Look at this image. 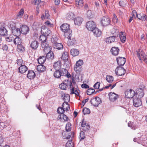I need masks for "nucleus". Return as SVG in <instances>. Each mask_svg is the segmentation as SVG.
Wrapping results in <instances>:
<instances>
[{
	"label": "nucleus",
	"mask_w": 147,
	"mask_h": 147,
	"mask_svg": "<svg viewBox=\"0 0 147 147\" xmlns=\"http://www.w3.org/2000/svg\"><path fill=\"white\" fill-rule=\"evenodd\" d=\"M54 76L56 78H60L61 76H66L67 78L71 77V75L68 72L67 69L64 68L61 69L60 70H56L53 74Z\"/></svg>",
	"instance_id": "f257e3e1"
},
{
	"label": "nucleus",
	"mask_w": 147,
	"mask_h": 147,
	"mask_svg": "<svg viewBox=\"0 0 147 147\" xmlns=\"http://www.w3.org/2000/svg\"><path fill=\"white\" fill-rule=\"evenodd\" d=\"M113 36L106 38L105 41L107 43H111L113 42L115 40V38L119 34V32L116 28H114L111 32Z\"/></svg>",
	"instance_id": "f03ea898"
},
{
	"label": "nucleus",
	"mask_w": 147,
	"mask_h": 147,
	"mask_svg": "<svg viewBox=\"0 0 147 147\" xmlns=\"http://www.w3.org/2000/svg\"><path fill=\"white\" fill-rule=\"evenodd\" d=\"M61 30L64 32L65 37L66 38H70L72 34L70 31L69 25L67 24H63L60 26Z\"/></svg>",
	"instance_id": "7ed1b4c3"
},
{
	"label": "nucleus",
	"mask_w": 147,
	"mask_h": 147,
	"mask_svg": "<svg viewBox=\"0 0 147 147\" xmlns=\"http://www.w3.org/2000/svg\"><path fill=\"white\" fill-rule=\"evenodd\" d=\"M47 36L43 34L41 35L39 38V39L41 41V47L43 50L49 51L50 47L49 45L46 43L47 40Z\"/></svg>",
	"instance_id": "20e7f679"
},
{
	"label": "nucleus",
	"mask_w": 147,
	"mask_h": 147,
	"mask_svg": "<svg viewBox=\"0 0 147 147\" xmlns=\"http://www.w3.org/2000/svg\"><path fill=\"white\" fill-rule=\"evenodd\" d=\"M10 28H11L13 35L15 36H19L21 34L20 29L16 27L15 24L11 22L10 24Z\"/></svg>",
	"instance_id": "39448f33"
},
{
	"label": "nucleus",
	"mask_w": 147,
	"mask_h": 147,
	"mask_svg": "<svg viewBox=\"0 0 147 147\" xmlns=\"http://www.w3.org/2000/svg\"><path fill=\"white\" fill-rule=\"evenodd\" d=\"M86 27L88 30L92 31L96 28V25L94 22L89 21L86 24Z\"/></svg>",
	"instance_id": "423d86ee"
},
{
	"label": "nucleus",
	"mask_w": 147,
	"mask_h": 147,
	"mask_svg": "<svg viewBox=\"0 0 147 147\" xmlns=\"http://www.w3.org/2000/svg\"><path fill=\"white\" fill-rule=\"evenodd\" d=\"M90 102L94 106L97 107L101 103V100L99 97H96L95 98H92Z\"/></svg>",
	"instance_id": "0eeeda50"
},
{
	"label": "nucleus",
	"mask_w": 147,
	"mask_h": 147,
	"mask_svg": "<svg viewBox=\"0 0 147 147\" xmlns=\"http://www.w3.org/2000/svg\"><path fill=\"white\" fill-rule=\"evenodd\" d=\"M125 72V70L121 66L117 67L115 70V74L118 76H122Z\"/></svg>",
	"instance_id": "6e6552de"
},
{
	"label": "nucleus",
	"mask_w": 147,
	"mask_h": 147,
	"mask_svg": "<svg viewBox=\"0 0 147 147\" xmlns=\"http://www.w3.org/2000/svg\"><path fill=\"white\" fill-rule=\"evenodd\" d=\"M137 52V55L140 60H141L143 59L145 60L146 56L145 53L142 50L138 49Z\"/></svg>",
	"instance_id": "1a4fd4ad"
},
{
	"label": "nucleus",
	"mask_w": 147,
	"mask_h": 147,
	"mask_svg": "<svg viewBox=\"0 0 147 147\" xmlns=\"http://www.w3.org/2000/svg\"><path fill=\"white\" fill-rule=\"evenodd\" d=\"M125 96L127 98H131L135 96V92L134 90H128L125 92Z\"/></svg>",
	"instance_id": "9d476101"
},
{
	"label": "nucleus",
	"mask_w": 147,
	"mask_h": 147,
	"mask_svg": "<svg viewBox=\"0 0 147 147\" xmlns=\"http://www.w3.org/2000/svg\"><path fill=\"white\" fill-rule=\"evenodd\" d=\"M110 20L108 16H105L103 17L101 20V22L103 26H106L110 24Z\"/></svg>",
	"instance_id": "9b49d317"
},
{
	"label": "nucleus",
	"mask_w": 147,
	"mask_h": 147,
	"mask_svg": "<svg viewBox=\"0 0 147 147\" xmlns=\"http://www.w3.org/2000/svg\"><path fill=\"white\" fill-rule=\"evenodd\" d=\"M109 98L110 101L114 102L118 98V95L114 92H110L109 94Z\"/></svg>",
	"instance_id": "f8f14e48"
},
{
	"label": "nucleus",
	"mask_w": 147,
	"mask_h": 147,
	"mask_svg": "<svg viewBox=\"0 0 147 147\" xmlns=\"http://www.w3.org/2000/svg\"><path fill=\"white\" fill-rule=\"evenodd\" d=\"M41 32L42 34H44L47 36H48L51 32V31L50 30L46 28L45 26H42Z\"/></svg>",
	"instance_id": "ddd939ff"
},
{
	"label": "nucleus",
	"mask_w": 147,
	"mask_h": 147,
	"mask_svg": "<svg viewBox=\"0 0 147 147\" xmlns=\"http://www.w3.org/2000/svg\"><path fill=\"white\" fill-rule=\"evenodd\" d=\"M118 65L119 66H123L126 62L125 59L122 57H118L116 59Z\"/></svg>",
	"instance_id": "4468645a"
},
{
	"label": "nucleus",
	"mask_w": 147,
	"mask_h": 147,
	"mask_svg": "<svg viewBox=\"0 0 147 147\" xmlns=\"http://www.w3.org/2000/svg\"><path fill=\"white\" fill-rule=\"evenodd\" d=\"M133 105L135 107H138L141 106L142 104L140 99L137 97H134L133 99Z\"/></svg>",
	"instance_id": "2eb2a0df"
},
{
	"label": "nucleus",
	"mask_w": 147,
	"mask_h": 147,
	"mask_svg": "<svg viewBox=\"0 0 147 147\" xmlns=\"http://www.w3.org/2000/svg\"><path fill=\"white\" fill-rule=\"evenodd\" d=\"M13 43L15 45H18V48L19 49L20 47H21L22 45H21L22 41L21 39L18 36H16V37L14 38L13 40Z\"/></svg>",
	"instance_id": "dca6fc26"
},
{
	"label": "nucleus",
	"mask_w": 147,
	"mask_h": 147,
	"mask_svg": "<svg viewBox=\"0 0 147 147\" xmlns=\"http://www.w3.org/2000/svg\"><path fill=\"white\" fill-rule=\"evenodd\" d=\"M45 52H48V53L47 54L46 56V58L47 59L49 60H52L54 59V55L53 52L51 51V48H50L49 51H46L43 50Z\"/></svg>",
	"instance_id": "f3484780"
},
{
	"label": "nucleus",
	"mask_w": 147,
	"mask_h": 147,
	"mask_svg": "<svg viewBox=\"0 0 147 147\" xmlns=\"http://www.w3.org/2000/svg\"><path fill=\"white\" fill-rule=\"evenodd\" d=\"M21 33L23 34H26L28 32L29 29L26 25H22L20 28Z\"/></svg>",
	"instance_id": "a211bd4d"
},
{
	"label": "nucleus",
	"mask_w": 147,
	"mask_h": 147,
	"mask_svg": "<svg viewBox=\"0 0 147 147\" xmlns=\"http://www.w3.org/2000/svg\"><path fill=\"white\" fill-rule=\"evenodd\" d=\"M144 93L142 89L138 88L137 90L136 93H135V97H138V98L140 99L144 96Z\"/></svg>",
	"instance_id": "6ab92c4d"
},
{
	"label": "nucleus",
	"mask_w": 147,
	"mask_h": 147,
	"mask_svg": "<svg viewBox=\"0 0 147 147\" xmlns=\"http://www.w3.org/2000/svg\"><path fill=\"white\" fill-rule=\"evenodd\" d=\"M61 97L62 98V99L65 101L62 105V106L63 107L65 104L66 102H67L69 100L70 96L68 94L63 93L62 94Z\"/></svg>",
	"instance_id": "aec40b11"
},
{
	"label": "nucleus",
	"mask_w": 147,
	"mask_h": 147,
	"mask_svg": "<svg viewBox=\"0 0 147 147\" xmlns=\"http://www.w3.org/2000/svg\"><path fill=\"white\" fill-rule=\"evenodd\" d=\"M119 48L117 47H112L111 50V51L112 54L114 55H117L119 53Z\"/></svg>",
	"instance_id": "412c9836"
},
{
	"label": "nucleus",
	"mask_w": 147,
	"mask_h": 147,
	"mask_svg": "<svg viewBox=\"0 0 147 147\" xmlns=\"http://www.w3.org/2000/svg\"><path fill=\"white\" fill-rule=\"evenodd\" d=\"M92 31L94 35L96 36H99L101 35V31L97 28H95Z\"/></svg>",
	"instance_id": "4be33fe9"
},
{
	"label": "nucleus",
	"mask_w": 147,
	"mask_h": 147,
	"mask_svg": "<svg viewBox=\"0 0 147 147\" xmlns=\"http://www.w3.org/2000/svg\"><path fill=\"white\" fill-rule=\"evenodd\" d=\"M82 18L80 17H78L75 18L74 19V22L76 25H80L83 21Z\"/></svg>",
	"instance_id": "5701e85b"
},
{
	"label": "nucleus",
	"mask_w": 147,
	"mask_h": 147,
	"mask_svg": "<svg viewBox=\"0 0 147 147\" xmlns=\"http://www.w3.org/2000/svg\"><path fill=\"white\" fill-rule=\"evenodd\" d=\"M58 119V120H59L60 121L64 120L65 121H67L68 119L67 116L63 113L60 114L59 115Z\"/></svg>",
	"instance_id": "b1692460"
},
{
	"label": "nucleus",
	"mask_w": 147,
	"mask_h": 147,
	"mask_svg": "<svg viewBox=\"0 0 147 147\" xmlns=\"http://www.w3.org/2000/svg\"><path fill=\"white\" fill-rule=\"evenodd\" d=\"M27 69L28 68L27 67L24 65L20 66L18 68L19 72L22 74L25 72L27 71Z\"/></svg>",
	"instance_id": "393cba45"
},
{
	"label": "nucleus",
	"mask_w": 147,
	"mask_h": 147,
	"mask_svg": "<svg viewBox=\"0 0 147 147\" xmlns=\"http://www.w3.org/2000/svg\"><path fill=\"white\" fill-rule=\"evenodd\" d=\"M37 69L38 72H42L45 71L46 69L45 67L42 65V64H40L38 65L37 67Z\"/></svg>",
	"instance_id": "a878e982"
},
{
	"label": "nucleus",
	"mask_w": 147,
	"mask_h": 147,
	"mask_svg": "<svg viewBox=\"0 0 147 147\" xmlns=\"http://www.w3.org/2000/svg\"><path fill=\"white\" fill-rule=\"evenodd\" d=\"M38 42L36 40L33 41L30 44L31 47L34 49H36L38 47Z\"/></svg>",
	"instance_id": "bb28decb"
},
{
	"label": "nucleus",
	"mask_w": 147,
	"mask_h": 147,
	"mask_svg": "<svg viewBox=\"0 0 147 147\" xmlns=\"http://www.w3.org/2000/svg\"><path fill=\"white\" fill-rule=\"evenodd\" d=\"M35 76L34 72L32 70H29L27 74V77L29 79H33Z\"/></svg>",
	"instance_id": "cd10ccee"
},
{
	"label": "nucleus",
	"mask_w": 147,
	"mask_h": 147,
	"mask_svg": "<svg viewBox=\"0 0 147 147\" xmlns=\"http://www.w3.org/2000/svg\"><path fill=\"white\" fill-rule=\"evenodd\" d=\"M71 54L73 56H76L78 55L79 54V51L78 50L75 49H72L70 51Z\"/></svg>",
	"instance_id": "c85d7f7f"
},
{
	"label": "nucleus",
	"mask_w": 147,
	"mask_h": 147,
	"mask_svg": "<svg viewBox=\"0 0 147 147\" xmlns=\"http://www.w3.org/2000/svg\"><path fill=\"white\" fill-rule=\"evenodd\" d=\"M71 37V36H70V38L68 37L67 38L69 39V40L67 42V45L69 46H74L75 45L76 43V40L74 39H70Z\"/></svg>",
	"instance_id": "c756f323"
},
{
	"label": "nucleus",
	"mask_w": 147,
	"mask_h": 147,
	"mask_svg": "<svg viewBox=\"0 0 147 147\" xmlns=\"http://www.w3.org/2000/svg\"><path fill=\"white\" fill-rule=\"evenodd\" d=\"M61 63L60 61H58L55 63L53 65L54 68L56 70L59 69L61 67Z\"/></svg>",
	"instance_id": "7c9ffc66"
},
{
	"label": "nucleus",
	"mask_w": 147,
	"mask_h": 147,
	"mask_svg": "<svg viewBox=\"0 0 147 147\" xmlns=\"http://www.w3.org/2000/svg\"><path fill=\"white\" fill-rule=\"evenodd\" d=\"M53 47L58 49H61L63 48L62 45L60 43L55 42L53 45Z\"/></svg>",
	"instance_id": "2f4dec72"
},
{
	"label": "nucleus",
	"mask_w": 147,
	"mask_h": 147,
	"mask_svg": "<svg viewBox=\"0 0 147 147\" xmlns=\"http://www.w3.org/2000/svg\"><path fill=\"white\" fill-rule=\"evenodd\" d=\"M7 31L6 29L3 27L0 28V34L3 36H5L7 34Z\"/></svg>",
	"instance_id": "473e14b6"
},
{
	"label": "nucleus",
	"mask_w": 147,
	"mask_h": 147,
	"mask_svg": "<svg viewBox=\"0 0 147 147\" xmlns=\"http://www.w3.org/2000/svg\"><path fill=\"white\" fill-rule=\"evenodd\" d=\"M46 59V57L44 56H40L38 59V62L39 64H43L45 62Z\"/></svg>",
	"instance_id": "72a5a7b5"
},
{
	"label": "nucleus",
	"mask_w": 147,
	"mask_h": 147,
	"mask_svg": "<svg viewBox=\"0 0 147 147\" xmlns=\"http://www.w3.org/2000/svg\"><path fill=\"white\" fill-rule=\"evenodd\" d=\"M76 6L80 8L83 5V1L82 0H76Z\"/></svg>",
	"instance_id": "f704fd0d"
},
{
	"label": "nucleus",
	"mask_w": 147,
	"mask_h": 147,
	"mask_svg": "<svg viewBox=\"0 0 147 147\" xmlns=\"http://www.w3.org/2000/svg\"><path fill=\"white\" fill-rule=\"evenodd\" d=\"M72 83L70 81H69L67 82V84L69 85L70 86V88H72L71 89V94H74L76 89L74 87H73V86H72Z\"/></svg>",
	"instance_id": "c9c22d12"
},
{
	"label": "nucleus",
	"mask_w": 147,
	"mask_h": 147,
	"mask_svg": "<svg viewBox=\"0 0 147 147\" xmlns=\"http://www.w3.org/2000/svg\"><path fill=\"white\" fill-rule=\"evenodd\" d=\"M106 80L109 83H112L114 80V78L112 76L107 75L106 76Z\"/></svg>",
	"instance_id": "e433bc0d"
},
{
	"label": "nucleus",
	"mask_w": 147,
	"mask_h": 147,
	"mask_svg": "<svg viewBox=\"0 0 147 147\" xmlns=\"http://www.w3.org/2000/svg\"><path fill=\"white\" fill-rule=\"evenodd\" d=\"M64 106L65 105H64L63 107V106L62 107H59L57 109V112L58 113H60V114H63L65 111Z\"/></svg>",
	"instance_id": "4c0bfd02"
},
{
	"label": "nucleus",
	"mask_w": 147,
	"mask_h": 147,
	"mask_svg": "<svg viewBox=\"0 0 147 147\" xmlns=\"http://www.w3.org/2000/svg\"><path fill=\"white\" fill-rule=\"evenodd\" d=\"M74 17V14L72 12H69L67 13L66 15V18L67 19L70 20L72 19Z\"/></svg>",
	"instance_id": "58836bf2"
},
{
	"label": "nucleus",
	"mask_w": 147,
	"mask_h": 147,
	"mask_svg": "<svg viewBox=\"0 0 147 147\" xmlns=\"http://www.w3.org/2000/svg\"><path fill=\"white\" fill-rule=\"evenodd\" d=\"M68 87V85L66 83H62L59 85V88L63 90L66 89Z\"/></svg>",
	"instance_id": "ea45409f"
},
{
	"label": "nucleus",
	"mask_w": 147,
	"mask_h": 147,
	"mask_svg": "<svg viewBox=\"0 0 147 147\" xmlns=\"http://www.w3.org/2000/svg\"><path fill=\"white\" fill-rule=\"evenodd\" d=\"M68 53L67 52H65L63 53L61 58L64 60H67L68 58Z\"/></svg>",
	"instance_id": "a19ab883"
},
{
	"label": "nucleus",
	"mask_w": 147,
	"mask_h": 147,
	"mask_svg": "<svg viewBox=\"0 0 147 147\" xmlns=\"http://www.w3.org/2000/svg\"><path fill=\"white\" fill-rule=\"evenodd\" d=\"M74 69L76 73H79L81 71V67L76 66L75 65L74 67Z\"/></svg>",
	"instance_id": "79ce46f5"
},
{
	"label": "nucleus",
	"mask_w": 147,
	"mask_h": 147,
	"mask_svg": "<svg viewBox=\"0 0 147 147\" xmlns=\"http://www.w3.org/2000/svg\"><path fill=\"white\" fill-rule=\"evenodd\" d=\"M66 130L67 132L70 131L71 129V124L69 123H68L66 125Z\"/></svg>",
	"instance_id": "37998d69"
},
{
	"label": "nucleus",
	"mask_w": 147,
	"mask_h": 147,
	"mask_svg": "<svg viewBox=\"0 0 147 147\" xmlns=\"http://www.w3.org/2000/svg\"><path fill=\"white\" fill-rule=\"evenodd\" d=\"M87 18L89 19H91L93 17L92 11L91 10H88L87 13Z\"/></svg>",
	"instance_id": "c03bdc74"
},
{
	"label": "nucleus",
	"mask_w": 147,
	"mask_h": 147,
	"mask_svg": "<svg viewBox=\"0 0 147 147\" xmlns=\"http://www.w3.org/2000/svg\"><path fill=\"white\" fill-rule=\"evenodd\" d=\"M84 63L83 60L82 59H79L77 61L76 63V66L81 67Z\"/></svg>",
	"instance_id": "a18cd8bd"
},
{
	"label": "nucleus",
	"mask_w": 147,
	"mask_h": 147,
	"mask_svg": "<svg viewBox=\"0 0 147 147\" xmlns=\"http://www.w3.org/2000/svg\"><path fill=\"white\" fill-rule=\"evenodd\" d=\"M24 13V10L23 9H21L19 12L17 14V18H20L21 17Z\"/></svg>",
	"instance_id": "49530a36"
},
{
	"label": "nucleus",
	"mask_w": 147,
	"mask_h": 147,
	"mask_svg": "<svg viewBox=\"0 0 147 147\" xmlns=\"http://www.w3.org/2000/svg\"><path fill=\"white\" fill-rule=\"evenodd\" d=\"M66 147H73V143L71 141H69L66 144Z\"/></svg>",
	"instance_id": "de8ad7c7"
},
{
	"label": "nucleus",
	"mask_w": 147,
	"mask_h": 147,
	"mask_svg": "<svg viewBox=\"0 0 147 147\" xmlns=\"http://www.w3.org/2000/svg\"><path fill=\"white\" fill-rule=\"evenodd\" d=\"M95 91L93 89H88L87 91V94L88 95H90L92 94Z\"/></svg>",
	"instance_id": "09e8293b"
},
{
	"label": "nucleus",
	"mask_w": 147,
	"mask_h": 147,
	"mask_svg": "<svg viewBox=\"0 0 147 147\" xmlns=\"http://www.w3.org/2000/svg\"><path fill=\"white\" fill-rule=\"evenodd\" d=\"M82 112L84 115L85 114H88L90 113V110L88 108H84L82 110Z\"/></svg>",
	"instance_id": "8fccbe9b"
},
{
	"label": "nucleus",
	"mask_w": 147,
	"mask_h": 147,
	"mask_svg": "<svg viewBox=\"0 0 147 147\" xmlns=\"http://www.w3.org/2000/svg\"><path fill=\"white\" fill-rule=\"evenodd\" d=\"M80 140H83L85 138V135L84 132L81 131L80 132Z\"/></svg>",
	"instance_id": "3c124183"
},
{
	"label": "nucleus",
	"mask_w": 147,
	"mask_h": 147,
	"mask_svg": "<svg viewBox=\"0 0 147 147\" xmlns=\"http://www.w3.org/2000/svg\"><path fill=\"white\" fill-rule=\"evenodd\" d=\"M17 63L19 66H22L24 65L22 59H18L17 61Z\"/></svg>",
	"instance_id": "603ef678"
},
{
	"label": "nucleus",
	"mask_w": 147,
	"mask_h": 147,
	"mask_svg": "<svg viewBox=\"0 0 147 147\" xmlns=\"http://www.w3.org/2000/svg\"><path fill=\"white\" fill-rule=\"evenodd\" d=\"M14 38L11 35L9 37H7L6 38V40L8 42H11L13 40Z\"/></svg>",
	"instance_id": "864d4df0"
},
{
	"label": "nucleus",
	"mask_w": 147,
	"mask_h": 147,
	"mask_svg": "<svg viewBox=\"0 0 147 147\" xmlns=\"http://www.w3.org/2000/svg\"><path fill=\"white\" fill-rule=\"evenodd\" d=\"M128 126L129 127H131L132 129H135L137 128V127L136 126H134L132 125V124L131 122H129L128 124Z\"/></svg>",
	"instance_id": "5fc2aeb1"
},
{
	"label": "nucleus",
	"mask_w": 147,
	"mask_h": 147,
	"mask_svg": "<svg viewBox=\"0 0 147 147\" xmlns=\"http://www.w3.org/2000/svg\"><path fill=\"white\" fill-rule=\"evenodd\" d=\"M83 127L82 129L84 131H87L90 128V126L89 125H85L82 127Z\"/></svg>",
	"instance_id": "6e6d98bb"
},
{
	"label": "nucleus",
	"mask_w": 147,
	"mask_h": 147,
	"mask_svg": "<svg viewBox=\"0 0 147 147\" xmlns=\"http://www.w3.org/2000/svg\"><path fill=\"white\" fill-rule=\"evenodd\" d=\"M116 85V83H115L113 84L112 85L111 84H109V85L108 86H106L105 87V88H108L109 87H111V89H112Z\"/></svg>",
	"instance_id": "4d7b16f0"
},
{
	"label": "nucleus",
	"mask_w": 147,
	"mask_h": 147,
	"mask_svg": "<svg viewBox=\"0 0 147 147\" xmlns=\"http://www.w3.org/2000/svg\"><path fill=\"white\" fill-rule=\"evenodd\" d=\"M118 19L117 16L115 14H114L113 15V21L114 23H117Z\"/></svg>",
	"instance_id": "13d9d810"
},
{
	"label": "nucleus",
	"mask_w": 147,
	"mask_h": 147,
	"mask_svg": "<svg viewBox=\"0 0 147 147\" xmlns=\"http://www.w3.org/2000/svg\"><path fill=\"white\" fill-rule=\"evenodd\" d=\"M120 37L121 41L123 43L126 40L125 36H123L122 35H120Z\"/></svg>",
	"instance_id": "bf43d9fd"
},
{
	"label": "nucleus",
	"mask_w": 147,
	"mask_h": 147,
	"mask_svg": "<svg viewBox=\"0 0 147 147\" xmlns=\"http://www.w3.org/2000/svg\"><path fill=\"white\" fill-rule=\"evenodd\" d=\"M100 84V82H97L94 85L93 87L95 89H98L99 88Z\"/></svg>",
	"instance_id": "052dcab7"
},
{
	"label": "nucleus",
	"mask_w": 147,
	"mask_h": 147,
	"mask_svg": "<svg viewBox=\"0 0 147 147\" xmlns=\"http://www.w3.org/2000/svg\"><path fill=\"white\" fill-rule=\"evenodd\" d=\"M80 124L81 125V127H82L83 126H84L85 125H87L86 124V122L85 120H84V119H82V121L80 123Z\"/></svg>",
	"instance_id": "680f3d73"
},
{
	"label": "nucleus",
	"mask_w": 147,
	"mask_h": 147,
	"mask_svg": "<svg viewBox=\"0 0 147 147\" xmlns=\"http://www.w3.org/2000/svg\"><path fill=\"white\" fill-rule=\"evenodd\" d=\"M65 105L66 108H65V111H68L70 109V107H69V104L67 103V102H66L65 104Z\"/></svg>",
	"instance_id": "e2e57ef3"
},
{
	"label": "nucleus",
	"mask_w": 147,
	"mask_h": 147,
	"mask_svg": "<svg viewBox=\"0 0 147 147\" xmlns=\"http://www.w3.org/2000/svg\"><path fill=\"white\" fill-rule=\"evenodd\" d=\"M45 24L48 26L51 27L53 26V25L51 24L50 22L49 21H47L45 23Z\"/></svg>",
	"instance_id": "0e129e2a"
},
{
	"label": "nucleus",
	"mask_w": 147,
	"mask_h": 147,
	"mask_svg": "<svg viewBox=\"0 0 147 147\" xmlns=\"http://www.w3.org/2000/svg\"><path fill=\"white\" fill-rule=\"evenodd\" d=\"M81 87L82 88H89V86L88 85L85 84H82L81 85Z\"/></svg>",
	"instance_id": "69168bd1"
},
{
	"label": "nucleus",
	"mask_w": 147,
	"mask_h": 147,
	"mask_svg": "<svg viewBox=\"0 0 147 147\" xmlns=\"http://www.w3.org/2000/svg\"><path fill=\"white\" fill-rule=\"evenodd\" d=\"M2 49L4 51H7L8 49L7 45H4L2 46Z\"/></svg>",
	"instance_id": "338daca9"
},
{
	"label": "nucleus",
	"mask_w": 147,
	"mask_h": 147,
	"mask_svg": "<svg viewBox=\"0 0 147 147\" xmlns=\"http://www.w3.org/2000/svg\"><path fill=\"white\" fill-rule=\"evenodd\" d=\"M89 99V98H87L86 99H84L83 100L82 102V105L83 106H84L85 104L88 101Z\"/></svg>",
	"instance_id": "774afa93"
}]
</instances>
